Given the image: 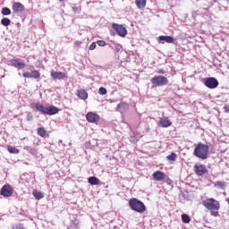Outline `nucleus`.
Instances as JSON below:
<instances>
[{"label":"nucleus","mask_w":229,"mask_h":229,"mask_svg":"<svg viewBox=\"0 0 229 229\" xmlns=\"http://www.w3.org/2000/svg\"><path fill=\"white\" fill-rule=\"evenodd\" d=\"M202 205L210 211V216L213 217H219V208H221V204L216 200L214 198L206 199L202 200Z\"/></svg>","instance_id":"f257e3e1"},{"label":"nucleus","mask_w":229,"mask_h":229,"mask_svg":"<svg viewBox=\"0 0 229 229\" xmlns=\"http://www.w3.org/2000/svg\"><path fill=\"white\" fill-rule=\"evenodd\" d=\"M208 145L199 142L196 145L193 154L197 158L207 160L208 158Z\"/></svg>","instance_id":"f03ea898"},{"label":"nucleus","mask_w":229,"mask_h":229,"mask_svg":"<svg viewBox=\"0 0 229 229\" xmlns=\"http://www.w3.org/2000/svg\"><path fill=\"white\" fill-rule=\"evenodd\" d=\"M35 108L44 115H56L60 112V109L55 106H44L40 103L35 104Z\"/></svg>","instance_id":"7ed1b4c3"},{"label":"nucleus","mask_w":229,"mask_h":229,"mask_svg":"<svg viewBox=\"0 0 229 229\" xmlns=\"http://www.w3.org/2000/svg\"><path fill=\"white\" fill-rule=\"evenodd\" d=\"M129 207L131 210H134V212H138L139 214H144V211L146 210L144 202L135 198L129 200Z\"/></svg>","instance_id":"20e7f679"},{"label":"nucleus","mask_w":229,"mask_h":229,"mask_svg":"<svg viewBox=\"0 0 229 229\" xmlns=\"http://www.w3.org/2000/svg\"><path fill=\"white\" fill-rule=\"evenodd\" d=\"M151 83L154 87H165L168 85L169 80L165 76L158 75L151 79Z\"/></svg>","instance_id":"39448f33"},{"label":"nucleus","mask_w":229,"mask_h":229,"mask_svg":"<svg viewBox=\"0 0 229 229\" xmlns=\"http://www.w3.org/2000/svg\"><path fill=\"white\" fill-rule=\"evenodd\" d=\"M204 85L208 87V89H217V87H219V81L214 77H208L204 79Z\"/></svg>","instance_id":"423d86ee"},{"label":"nucleus","mask_w":229,"mask_h":229,"mask_svg":"<svg viewBox=\"0 0 229 229\" xmlns=\"http://www.w3.org/2000/svg\"><path fill=\"white\" fill-rule=\"evenodd\" d=\"M113 30L117 33L119 37H125L128 35V30L124 28V26L117 23H113L112 24Z\"/></svg>","instance_id":"0eeeda50"},{"label":"nucleus","mask_w":229,"mask_h":229,"mask_svg":"<svg viewBox=\"0 0 229 229\" xmlns=\"http://www.w3.org/2000/svg\"><path fill=\"white\" fill-rule=\"evenodd\" d=\"M1 196H4V198H10L12 194H13V189L9 184H5L2 187L0 191Z\"/></svg>","instance_id":"6e6552de"},{"label":"nucleus","mask_w":229,"mask_h":229,"mask_svg":"<svg viewBox=\"0 0 229 229\" xmlns=\"http://www.w3.org/2000/svg\"><path fill=\"white\" fill-rule=\"evenodd\" d=\"M173 124V122L169 120L167 116H165L163 118H159L158 126H161V128H169Z\"/></svg>","instance_id":"1a4fd4ad"},{"label":"nucleus","mask_w":229,"mask_h":229,"mask_svg":"<svg viewBox=\"0 0 229 229\" xmlns=\"http://www.w3.org/2000/svg\"><path fill=\"white\" fill-rule=\"evenodd\" d=\"M207 171V166H205L204 165H195V173L196 174H198V176H203V174H205Z\"/></svg>","instance_id":"9d476101"},{"label":"nucleus","mask_w":229,"mask_h":229,"mask_svg":"<svg viewBox=\"0 0 229 229\" xmlns=\"http://www.w3.org/2000/svg\"><path fill=\"white\" fill-rule=\"evenodd\" d=\"M50 76L51 78H53V80H65V78H67V75L65 74V72H55V71H53Z\"/></svg>","instance_id":"9b49d317"},{"label":"nucleus","mask_w":229,"mask_h":229,"mask_svg":"<svg viewBox=\"0 0 229 229\" xmlns=\"http://www.w3.org/2000/svg\"><path fill=\"white\" fill-rule=\"evenodd\" d=\"M11 65H13V67H16V69H24V67H26V63L20 59H13L11 61Z\"/></svg>","instance_id":"f8f14e48"},{"label":"nucleus","mask_w":229,"mask_h":229,"mask_svg":"<svg viewBox=\"0 0 229 229\" xmlns=\"http://www.w3.org/2000/svg\"><path fill=\"white\" fill-rule=\"evenodd\" d=\"M86 119L88 123H98L99 121V115L96 113L89 112L86 114Z\"/></svg>","instance_id":"ddd939ff"},{"label":"nucleus","mask_w":229,"mask_h":229,"mask_svg":"<svg viewBox=\"0 0 229 229\" xmlns=\"http://www.w3.org/2000/svg\"><path fill=\"white\" fill-rule=\"evenodd\" d=\"M23 78H34V80H38V78L40 76V72L37 70L23 72L22 74Z\"/></svg>","instance_id":"4468645a"},{"label":"nucleus","mask_w":229,"mask_h":229,"mask_svg":"<svg viewBox=\"0 0 229 229\" xmlns=\"http://www.w3.org/2000/svg\"><path fill=\"white\" fill-rule=\"evenodd\" d=\"M152 177H153V180H155L156 182H162L163 180H165V174L161 171H156L152 174Z\"/></svg>","instance_id":"2eb2a0df"},{"label":"nucleus","mask_w":229,"mask_h":229,"mask_svg":"<svg viewBox=\"0 0 229 229\" xmlns=\"http://www.w3.org/2000/svg\"><path fill=\"white\" fill-rule=\"evenodd\" d=\"M130 108V106L128 103L121 102L117 105V111L120 112V114H124V112H128Z\"/></svg>","instance_id":"dca6fc26"},{"label":"nucleus","mask_w":229,"mask_h":229,"mask_svg":"<svg viewBox=\"0 0 229 229\" xmlns=\"http://www.w3.org/2000/svg\"><path fill=\"white\" fill-rule=\"evenodd\" d=\"M158 42H166L167 44H173L174 38L173 36H159L157 38Z\"/></svg>","instance_id":"f3484780"},{"label":"nucleus","mask_w":229,"mask_h":229,"mask_svg":"<svg viewBox=\"0 0 229 229\" xmlns=\"http://www.w3.org/2000/svg\"><path fill=\"white\" fill-rule=\"evenodd\" d=\"M13 10L15 13H21V12H24V5L19 2H16L13 4Z\"/></svg>","instance_id":"a211bd4d"},{"label":"nucleus","mask_w":229,"mask_h":229,"mask_svg":"<svg viewBox=\"0 0 229 229\" xmlns=\"http://www.w3.org/2000/svg\"><path fill=\"white\" fill-rule=\"evenodd\" d=\"M77 96L80 99H82L83 101H86V99H89V93H87L85 89L77 90Z\"/></svg>","instance_id":"6ab92c4d"},{"label":"nucleus","mask_w":229,"mask_h":229,"mask_svg":"<svg viewBox=\"0 0 229 229\" xmlns=\"http://www.w3.org/2000/svg\"><path fill=\"white\" fill-rule=\"evenodd\" d=\"M146 2L147 0H135V4L137 8L142 10V8H146Z\"/></svg>","instance_id":"aec40b11"},{"label":"nucleus","mask_w":229,"mask_h":229,"mask_svg":"<svg viewBox=\"0 0 229 229\" xmlns=\"http://www.w3.org/2000/svg\"><path fill=\"white\" fill-rule=\"evenodd\" d=\"M89 183H90V185H99V180L98 179V177L96 176H91L88 179Z\"/></svg>","instance_id":"412c9836"},{"label":"nucleus","mask_w":229,"mask_h":229,"mask_svg":"<svg viewBox=\"0 0 229 229\" xmlns=\"http://www.w3.org/2000/svg\"><path fill=\"white\" fill-rule=\"evenodd\" d=\"M35 199H42L44 198V193L42 191H38L37 190H34L32 192Z\"/></svg>","instance_id":"4be33fe9"},{"label":"nucleus","mask_w":229,"mask_h":229,"mask_svg":"<svg viewBox=\"0 0 229 229\" xmlns=\"http://www.w3.org/2000/svg\"><path fill=\"white\" fill-rule=\"evenodd\" d=\"M1 24H2V26L8 28V26H10V24H12V20H10L9 18H3L1 20Z\"/></svg>","instance_id":"5701e85b"},{"label":"nucleus","mask_w":229,"mask_h":229,"mask_svg":"<svg viewBox=\"0 0 229 229\" xmlns=\"http://www.w3.org/2000/svg\"><path fill=\"white\" fill-rule=\"evenodd\" d=\"M7 150L9 153H12L13 155H19V149L13 146H8Z\"/></svg>","instance_id":"b1692460"},{"label":"nucleus","mask_w":229,"mask_h":229,"mask_svg":"<svg viewBox=\"0 0 229 229\" xmlns=\"http://www.w3.org/2000/svg\"><path fill=\"white\" fill-rule=\"evenodd\" d=\"M181 217H182V223H184L185 225L191 223V216H189V215L182 214Z\"/></svg>","instance_id":"393cba45"},{"label":"nucleus","mask_w":229,"mask_h":229,"mask_svg":"<svg viewBox=\"0 0 229 229\" xmlns=\"http://www.w3.org/2000/svg\"><path fill=\"white\" fill-rule=\"evenodd\" d=\"M24 149L28 151V153H30L31 155H35L37 153V149L35 148H32L30 146H25Z\"/></svg>","instance_id":"a878e982"},{"label":"nucleus","mask_w":229,"mask_h":229,"mask_svg":"<svg viewBox=\"0 0 229 229\" xmlns=\"http://www.w3.org/2000/svg\"><path fill=\"white\" fill-rule=\"evenodd\" d=\"M46 133H47V131L44 127L38 128V135H39V137H46Z\"/></svg>","instance_id":"bb28decb"},{"label":"nucleus","mask_w":229,"mask_h":229,"mask_svg":"<svg viewBox=\"0 0 229 229\" xmlns=\"http://www.w3.org/2000/svg\"><path fill=\"white\" fill-rule=\"evenodd\" d=\"M2 15H11L12 14V10L8 7H3L1 10Z\"/></svg>","instance_id":"cd10ccee"},{"label":"nucleus","mask_w":229,"mask_h":229,"mask_svg":"<svg viewBox=\"0 0 229 229\" xmlns=\"http://www.w3.org/2000/svg\"><path fill=\"white\" fill-rule=\"evenodd\" d=\"M166 158L167 160H170V162H174V160H176L177 158L176 153L172 152L170 155L166 157Z\"/></svg>","instance_id":"c85d7f7f"},{"label":"nucleus","mask_w":229,"mask_h":229,"mask_svg":"<svg viewBox=\"0 0 229 229\" xmlns=\"http://www.w3.org/2000/svg\"><path fill=\"white\" fill-rule=\"evenodd\" d=\"M26 121H28L29 123L33 121V114H31V112H27Z\"/></svg>","instance_id":"c756f323"},{"label":"nucleus","mask_w":229,"mask_h":229,"mask_svg":"<svg viewBox=\"0 0 229 229\" xmlns=\"http://www.w3.org/2000/svg\"><path fill=\"white\" fill-rule=\"evenodd\" d=\"M98 94H100V96H105L106 94V89L103 87H100L98 89Z\"/></svg>","instance_id":"7c9ffc66"},{"label":"nucleus","mask_w":229,"mask_h":229,"mask_svg":"<svg viewBox=\"0 0 229 229\" xmlns=\"http://www.w3.org/2000/svg\"><path fill=\"white\" fill-rule=\"evenodd\" d=\"M98 46L100 47H104V46H106V42L105 40H98L97 41Z\"/></svg>","instance_id":"2f4dec72"},{"label":"nucleus","mask_w":229,"mask_h":229,"mask_svg":"<svg viewBox=\"0 0 229 229\" xmlns=\"http://www.w3.org/2000/svg\"><path fill=\"white\" fill-rule=\"evenodd\" d=\"M216 187H220V189H223V187H225V182H216Z\"/></svg>","instance_id":"473e14b6"},{"label":"nucleus","mask_w":229,"mask_h":229,"mask_svg":"<svg viewBox=\"0 0 229 229\" xmlns=\"http://www.w3.org/2000/svg\"><path fill=\"white\" fill-rule=\"evenodd\" d=\"M72 11L74 13H80L81 12V9L80 7H72Z\"/></svg>","instance_id":"72a5a7b5"},{"label":"nucleus","mask_w":229,"mask_h":229,"mask_svg":"<svg viewBox=\"0 0 229 229\" xmlns=\"http://www.w3.org/2000/svg\"><path fill=\"white\" fill-rule=\"evenodd\" d=\"M96 42H93V43H91V45L89 46V49H90V51H94V48L96 47Z\"/></svg>","instance_id":"f704fd0d"},{"label":"nucleus","mask_w":229,"mask_h":229,"mask_svg":"<svg viewBox=\"0 0 229 229\" xmlns=\"http://www.w3.org/2000/svg\"><path fill=\"white\" fill-rule=\"evenodd\" d=\"M158 73L159 74H165V70L160 69V70H158Z\"/></svg>","instance_id":"c9c22d12"},{"label":"nucleus","mask_w":229,"mask_h":229,"mask_svg":"<svg viewBox=\"0 0 229 229\" xmlns=\"http://www.w3.org/2000/svg\"><path fill=\"white\" fill-rule=\"evenodd\" d=\"M75 44H76V46H80V44H81V42L76 41Z\"/></svg>","instance_id":"e433bc0d"},{"label":"nucleus","mask_w":229,"mask_h":229,"mask_svg":"<svg viewBox=\"0 0 229 229\" xmlns=\"http://www.w3.org/2000/svg\"><path fill=\"white\" fill-rule=\"evenodd\" d=\"M225 112H229V109H227L226 107H225Z\"/></svg>","instance_id":"4c0bfd02"},{"label":"nucleus","mask_w":229,"mask_h":229,"mask_svg":"<svg viewBox=\"0 0 229 229\" xmlns=\"http://www.w3.org/2000/svg\"><path fill=\"white\" fill-rule=\"evenodd\" d=\"M110 33H111V35H114V32L112 30L110 31Z\"/></svg>","instance_id":"58836bf2"},{"label":"nucleus","mask_w":229,"mask_h":229,"mask_svg":"<svg viewBox=\"0 0 229 229\" xmlns=\"http://www.w3.org/2000/svg\"><path fill=\"white\" fill-rule=\"evenodd\" d=\"M17 26H21V23H17Z\"/></svg>","instance_id":"ea45409f"},{"label":"nucleus","mask_w":229,"mask_h":229,"mask_svg":"<svg viewBox=\"0 0 229 229\" xmlns=\"http://www.w3.org/2000/svg\"><path fill=\"white\" fill-rule=\"evenodd\" d=\"M59 1H64V0H59Z\"/></svg>","instance_id":"a19ab883"}]
</instances>
